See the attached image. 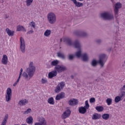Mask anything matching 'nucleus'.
I'll return each mask as SVG.
<instances>
[{
  "label": "nucleus",
  "mask_w": 125,
  "mask_h": 125,
  "mask_svg": "<svg viewBox=\"0 0 125 125\" xmlns=\"http://www.w3.org/2000/svg\"><path fill=\"white\" fill-rule=\"evenodd\" d=\"M61 42H66L69 45H73L75 48H77L78 51L75 53V56L77 58H80L82 57V59L83 61H87L88 60V55L87 54L84 53L82 55V46L81 45V43L78 40L75 41L74 43L72 42L71 39L67 38H62L61 39Z\"/></svg>",
  "instance_id": "f257e3e1"
},
{
  "label": "nucleus",
  "mask_w": 125,
  "mask_h": 125,
  "mask_svg": "<svg viewBox=\"0 0 125 125\" xmlns=\"http://www.w3.org/2000/svg\"><path fill=\"white\" fill-rule=\"evenodd\" d=\"M35 71L36 67L34 66V62H30L29 64V67L26 69V72H23L21 75L25 80H29L34 76Z\"/></svg>",
  "instance_id": "f03ea898"
},
{
  "label": "nucleus",
  "mask_w": 125,
  "mask_h": 125,
  "mask_svg": "<svg viewBox=\"0 0 125 125\" xmlns=\"http://www.w3.org/2000/svg\"><path fill=\"white\" fill-rule=\"evenodd\" d=\"M107 56L104 54H101L99 56V60L96 61V60H94L92 61L91 65L93 66H96L97 63L100 64L101 67H103L106 62L107 61Z\"/></svg>",
  "instance_id": "7ed1b4c3"
},
{
  "label": "nucleus",
  "mask_w": 125,
  "mask_h": 125,
  "mask_svg": "<svg viewBox=\"0 0 125 125\" xmlns=\"http://www.w3.org/2000/svg\"><path fill=\"white\" fill-rule=\"evenodd\" d=\"M47 19L49 24H55L56 23V15L54 12H49L47 15Z\"/></svg>",
  "instance_id": "20e7f679"
},
{
  "label": "nucleus",
  "mask_w": 125,
  "mask_h": 125,
  "mask_svg": "<svg viewBox=\"0 0 125 125\" xmlns=\"http://www.w3.org/2000/svg\"><path fill=\"white\" fill-rule=\"evenodd\" d=\"M101 16L102 18H103V19H104L105 20H111L114 19L113 13L111 12H106L103 13L101 14Z\"/></svg>",
  "instance_id": "39448f33"
},
{
  "label": "nucleus",
  "mask_w": 125,
  "mask_h": 125,
  "mask_svg": "<svg viewBox=\"0 0 125 125\" xmlns=\"http://www.w3.org/2000/svg\"><path fill=\"white\" fill-rule=\"evenodd\" d=\"M12 97V90L10 87L7 88L5 93V100L6 102H9L11 100Z\"/></svg>",
  "instance_id": "423d86ee"
},
{
  "label": "nucleus",
  "mask_w": 125,
  "mask_h": 125,
  "mask_svg": "<svg viewBox=\"0 0 125 125\" xmlns=\"http://www.w3.org/2000/svg\"><path fill=\"white\" fill-rule=\"evenodd\" d=\"M64 86H65V83L63 82H61L55 88V92L56 93H59L64 88Z\"/></svg>",
  "instance_id": "0eeeda50"
},
{
  "label": "nucleus",
  "mask_w": 125,
  "mask_h": 125,
  "mask_svg": "<svg viewBox=\"0 0 125 125\" xmlns=\"http://www.w3.org/2000/svg\"><path fill=\"white\" fill-rule=\"evenodd\" d=\"M20 49L22 53H25L26 49V44H25V40L23 37L20 38Z\"/></svg>",
  "instance_id": "6e6552de"
},
{
  "label": "nucleus",
  "mask_w": 125,
  "mask_h": 125,
  "mask_svg": "<svg viewBox=\"0 0 125 125\" xmlns=\"http://www.w3.org/2000/svg\"><path fill=\"white\" fill-rule=\"evenodd\" d=\"M34 125H47V122L43 117H40L38 119V122H36Z\"/></svg>",
  "instance_id": "1a4fd4ad"
},
{
  "label": "nucleus",
  "mask_w": 125,
  "mask_h": 125,
  "mask_svg": "<svg viewBox=\"0 0 125 125\" xmlns=\"http://www.w3.org/2000/svg\"><path fill=\"white\" fill-rule=\"evenodd\" d=\"M55 71H56L57 73H62L66 70V66L64 65H57L54 67Z\"/></svg>",
  "instance_id": "9d476101"
},
{
  "label": "nucleus",
  "mask_w": 125,
  "mask_h": 125,
  "mask_svg": "<svg viewBox=\"0 0 125 125\" xmlns=\"http://www.w3.org/2000/svg\"><path fill=\"white\" fill-rule=\"evenodd\" d=\"M70 115H71V110L67 109L62 114V118L63 119H67V118L70 117Z\"/></svg>",
  "instance_id": "9b49d317"
},
{
  "label": "nucleus",
  "mask_w": 125,
  "mask_h": 125,
  "mask_svg": "<svg viewBox=\"0 0 125 125\" xmlns=\"http://www.w3.org/2000/svg\"><path fill=\"white\" fill-rule=\"evenodd\" d=\"M120 8H122V3L120 2L116 3L114 8V13L115 15H118Z\"/></svg>",
  "instance_id": "f8f14e48"
},
{
  "label": "nucleus",
  "mask_w": 125,
  "mask_h": 125,
  "mask_svg": "<svg viewBox=\"0 0 125 125\" xmlns=\"http://www.w3.org/2000/svg\"><path fill=\"white\" fill-rule=\"evenodd\" d=\"M79 101L76 99H71L68 101V104L70 106H75L78 105Z\"/></svg>",
  "instance_id": "ddd939ff"
},
{
  "label": "nucleus",
  "mask_w": 125,
  "mask_h": 125,
  "mask_svg": "<svg viewBox=\"0 0 125 125\" xmlns=\"http://www.w3.org/2000/svg\"><path fill=\"white\" fill-rule=\"evenodd\" d=\"M56 76H57V71L55 69L54 70L49 72L48 74V78L52 79L53 78L56 77Z\"/></svg>",
  "instance_id": "4468645a"
},
{
  "label": "nucleus",
  "mask_w": 125,
  "mask_h": 125,
  "mask_svg": "<svg viewBox=\"0 0 125 125\" xmlns=\"http://www.w3.org/2000/svg\"><path fill=\"white\" fill-rule=\"evenodd\" d=\"M1 62L3 65H7V63H8V57H7L6 55H3Z\"/></svg>",
  "instance_id": "2eb2a0df"
},
{
  "label": "nucleus",
  "mask_w": 125,
  "mask_h": 125,
  "mask_svg": "<svg viewBox=\"0 0 125 125\" xmlns=\"http://www.w3.org/2000/svg\"><path fill=\"white\" fill-rule=\"evenodd\" d=\"M22 73H23V68L21 69L19 78L18 80L14 83L13 86H16L17 84L19 83V81H20V79H21V76H22Z\"/></svg>",
  "instance_id": "dca6fc26"
},
{
  "label": "nucleus",
  "mask_w": 125,
  "mask_h": 125,
  "mask_svg": "<svg viewBox=\"0 0 125 125\" xmlns=\"http://www.w3.org/2000/svg\"><path fill=\"white\" fill-rule=\"evenodd\" d=\"M29 101L26 99H22L21 100L18 104L20 106H25L26 104H28Z\"/></svg>",
  "instance_id": "f3484780"
},
{
  "label": "nucleus",
  "mask_w": 125,
  "mask_h": 125,
  "mask_svg": "<svg viewBox=\"0 0 125 125\" xmlns=\"http://www.w3.org/2000/svg\"><path fill=\"white\" fill-rule=\"evenodd\" d=\"M5 32L7 33L9 37H12L14 36V33H15L14 31L11 30L9 29V28H6Z\"/></svg>",
  "instance_id": "a211bd4d"
},
{
  "label": "nucleus",
  "mask_w": 125,
  "mask_h": 125,
  "mask_svg": "<svg viewBox=\"0 0 125 125\" xmlns=\"http://www.w3.org/2000/svg\"><path fill=\"white\" fill-rule=\"evenodd\" d=\"M65 97V93L61 92L56 96V100H60Z\"/></svg>",
  "instance_id": "6ab92c4d"
},
{
  "label": "nucleus",
  "mask_w": 125,
  "mask_h": 125,
  "mask_svg": "<svg viewBox=\"0 0 125 125\" xmlns=\"http://www.w3.org/2000/svg\"><path fill=\"white\" fill-rule=\"evenodd\" d=\"M100 118H101V114L97 113H94L92 116L93 120H99Z\"/></svg>",
  "instance_id": "aec40b11"
},
{
  "label": "nucleus",
  "mask_w": 125,
  "mask_h": 125,
  "mask_svg": "<svg viewBox=\"0 0 125 125\" xmlns=\"http://www.w3.org/2000/svg\"><path fill=\"white\" fill-rule=\"evenodd\" d=\"M71 1H72L74 4H75L77 7H82V6H83V3L78 2L77 0H71Z\"/></svg>",
  "instance_id": "412c9836"
},
{
  "label": "nucleus",
  "mask_w": 125,
  "mask_h": 125,
  "mask_svg": "<svg viewBox=\"0 0 125 125\" xmlns=\"http://www.w3.org/2000/svg\"><path fill=\"white\" fill-rule=\"evenodd\" d=\"M87 109L84 106H81L79 108V112L80 114H85Z\"/></svg>",
  "instance_id": "4be33fe9"
},
{
  "label": "nucleus",
  "mask_w": 125,
  "mask_h": 125,
  "mask_svg": "<svg viewBox=\"0 0 125 125\" xmlns=\"http://www.w3.org/2000/svg\"><path fill=\"white\" fill-rule=\"evenodd\" d=\"M50 35H51V30L50 29H47L44 32V36L46 38L50 37Z\"/></svg>",
  "instance_id": "5701e85b"
},
{
  "label": "nucleus",
  "mask_w": 125,
  "mask_h": 125,
  "mask_svg": "<svg viewBox=\"0 0 125 125\" xmlns=\"http://www.w3.org/2000/svg\"><path fill=\"white\" fill-rule=\"evenodd\" d=\"M17 31H18L19 32H20V31H22V32H26L27 30H26V29H25L23 26L18 25L17 27Z\"/></svg>",
  "instance_id": "b1692460"
},
{
  "label": "nucleus",
  "mask_w": 125,
  "mask_h": 125,
  "mask_svg": "<svg viewBox=\"0 0 125 125\" xmlns=\"http://www.w3.org/2000/svg\"><path fill=\"white\" fill-rule=\"evenodd\" d=\"M33 117L32 116H30L26 119V123L28 124V125H33Z\"/></svg>",
  "instance_id": "393cba45"
},
{
  "label": "nucleus",
  "mask_w": 125,
  "mask_h": 125,
  "mask_svg": "<svg viewBox=\"0 0 125 125\" xmlns=\"http://www.w3.org/2000/svg\"><path fill=\"white\" fill-rule=\"evenodd\" d=\"M47 102L51 105H54V103H55L54 102V99L52 97L49 98L47 100Z\"/></svg>",
  "instance_id": "a878e982"
},
{
  "label": "nucleus",
  "mask_w": 125,
  "mask_h": 125,
  "mask_svg": "<svg viewBox=\"0 0 125 125\" xmlns=\"http://www.w3.org/2000/svg\"><path fill=\"white\" fill-rule=\"evenodd\" d=\"M95 109L98 112H103L104 110V107L102 106H97L95 107Z\"/></svg>",
  "instance_id": "bb28decb"
},
{
  "label": "nucleus",
  "mask_w": 125,
  "mask_h": 125,
  "mask_svg": "<svg viewBox=\"0 0 125 125\" xmlns=\"http://www.w3.org/2000/svg\"><path fill=\"white\" fill-rule=\"evenodd\" d=\"M78 36H79V37H86L87 36V33H86V32H78Z\"/></svg>",
  "instance_id": "cd10ccee"
},
{
  "label": "nucleus",
  "mask_w": 125,
  "mask_h": 125,
  "mask_svg": "<svg viewBox=\"0 0 125 125\" xmlns=\"http://www.w3.org/2000/svg\"><path fill=\"white\" fill-rule=\"evenodd\" d=\"M59 63V61L58 60H54L51 62V66H57Z\"/></svg>",
  "instance_id": "c85d7f7f"
},
{
  "label": "nucleus",
  "mask_w": 125,
  "mask_h": 125,
  "mask_svg": "<svg viewBox=\"0 0 125 125\" xmlns=\"http://www.w3.org/2000/svg\"><path fill=\"white\" fill-rule=\"evenodd\" d=\"M33 1H34V0H26V6L27 7L31 6V5H32V3H33Z\"/></svg>",
  "instance_id": "c756f323"
},
{
  "label": "nucleus",
  "mask_w": 125,
  "mask_h": 125,
  "mask_svg": "<svg viewBox=\"0 0 125 125\" xmlns=\"http://www.w3.org/2000/svg\"><path fill=\"white\" fill-rule=\"evenodd\" d=\"M119 96L121 98V99H123L125 97V91H122L120 92V93L119 94Z\"/></svg>",
  "instance_id": "7c9ffc66"
},
{
  "label": "nucleus",
  "mask_w": 125,
  "mask_h": 125,
  "mask_svg": "<svg viewBox=\"0 0 125 125\" xmlns=\"http://www.w3.org/2000/svg\"><path fill=\"white\" fill-rule=\"evenodd\" d=\"M102 118L103 119H104V120L107 121V120H108L109 118H110V115L108 114L105 113L102 115Z\"/></svg>",
  "instance_id": "2f4dec72"
},
{
  "label": "nucleus",
  "mask_w": 125,
  "mask_h": 125,
  "mask_svg": "<svg viewBox=\"0 0 125 125\" xmlns=\"http://www.w3.org/2000/svg\"><path fill=\"white\" fill-rule=\"evenodd\" d=\"M121 100H123L122 99H121V98L119 96H116L114 99L115 103H119V102H120V101Z\"/></svg>",
  "instance_id": "473e14b6"
},
{
  "label": "nucleus",
  "mask_w": 125,
  "mask_h": 125,
  "mask_svg": "<svg viewBox=\"0 0 125 125\" xmlns=\"http://www.w3.org/2000/svg\"><path fill=\"white\" fill-rule=\"evenodd\" d=\"M106 102L108 105V106H110L111 104H112V102H113V99L111 98H107L106 100Z\"/></svg>",
  "instance_id": "72a5a7b5"
},
{
  "label": "nucleus",
  "mask_w": 125,
  "mask_h": 125,
  "mask_svg": "<svg viewBox=\"0 0 125 125\" xmlns=\"http://www.w3.org/2000/svg\"><path fill=\"white\" fill-rule=\"evenodd\" d=\"M57 55L58 57H60V58L62 59H65V55H64V54L59 52L57 53Z\"/></svg>",
  "instance_id": "f704fd0d"
},
{
  "label": "nucleus",
  "mask_w": 125,
  "mask_h": 125,
  "mask_svg": "<svg viewBox=\"0 0 125 125\" xmlns=\"http://www.w3.org/2000/svg\"><path fill=\"white\" fill-rule=\"evenodd\" d=\"M41 83L42 84H45V83H48V81L47 80V79L44 78L42 79Z\"/></svg>",
  "instance_id": "c9c22d12"
},
{
  "label": "nucleus",
  "mask_w": 125,
  "mask_h": 125,
  "mask_svg": "<svg viewBox=\"0 0 125 125\" xmlns=\"http://www.w3.org/2000/svg\"><path fill=\"white\" fill-rule=\"evenodd\" d=\"M29 27H30V28H33V29H35V28H36V23H35V22L34 21H31L30 22V23H29Z\"/></svg>",
  "instance_id": "e433bc0d"
},
{
  "label": "nucleus",
  "mask_w": 125,
  "mask_h": 125,
  "mask_svg": "<svg viewBox=\"0 0 125 125\" xmlns=\"http://www.w3.org/2000/svg\"><path fill=\"white\" fill-rule=\"evenodd\" d=\"M87 110V109H89V104H88V101H85V106H83Z\"/></svg>",
  "instance_id": "4c0bfd02"
},
{
  "label": "nucleus",
  "mask_w": 125,
  "mask_h": 125,
  "mask_svg": "<svg viewBox=\"0 0 125 125\" xmlns=\"http://www.w3.org/2000/svg\"><path fill=\"white\" fill-rule=\"evenodd\" d=\"M96 81L97 82V83H103L104 79H102L101 77H99L96 80Z\"/></svg>",
  "instance_id": "58836bf2"
},
{
  "label": "nucleus",
  "mask_w": 125,
  "mask_h": 125,
  "mask_svg": "<svg viewBox=\"0 0 125 125\" xmlns=\"http://www.w3.org/2000/svg\"><path fill=\"white\" fill-rule=\"evenodd\" d=\"M32 112V109L31 108H28L26 111L24 112V115H27V114H30Z\"/></svg>",
  "instance_id": "ea45409f"
},
{
  "label": "nucleus",
  "mask_w": 125,
  "mask_h": 125,
  "mask_svg": "<svg viewBox=\"0 0 125 125\" xmlns=\"http://www.w3.org/2000/svg\"><path fill=\"white\" fill-rule=\"evenodd\" d=\"M90 103H94V102H95V98H91L89 100Z\"/></svg>",
  "instance_id": "a19ab883"
},
{
  "label": "nucleus",
  "mask_w": 125,
  "mask_h": 125,
  "mask_svg": "<svg viewBox=\"0 0 125 125\" xmlns=\"http://www.w3.org/2000/svg\"><path fill=\"white\" fill-rule=\"evenodd\" d=\"M68 58L70 60H73V59H74V55H69Z\"/></svg>",
  "instance_id": "79ce46f5"
},
{
  "label": "nucleus",
  "mask_w": 125,
  "mask_h": 125,
  "mask_svg": "<svg viewBox=\"0 0 125 125\" xmlns=\"http://www.w3.org/2000/svg\"><path fill=\"white\" fill-rule=\"evenodd\" d=\"M96 42H97L98 43H100L102 42V41L101 40H100V39H99V40H97L96 41Z\"/></svg>",
  "instance_id": "37998d69"
},
{
  "label": "nucleus",
  "mask_w": 125,
  "mask_h": 125,
  "mask_svg": "<svg viewBox=\"0 0 125 125\" xmlns=\"http://www.w3.org/2000/svg\"><path fill=\"white\" fill-rule=\"evenodd\" d=\"M28 34H33L34 33V31L33 30H31L30 31H28Z\"/></svg>",
  "instance_id": "c03bdc74"
},
{
  "label": "nucleus",
  "mask_w": 125,
  "mask_h": 125,
  "mask_svg": "<svg viewBox=\"0 0 125 125\" xmlns=\"http://www.w3.org/2000/svg\"><path fill=\"white\" fill-rule=\"evenodd\" d=\"M121 90H125V84L123 86L121 87Z\"/></svg>",
  "instance_id": "a18cd8bd"
},
{
  "label": "nucleus",
  "mask_w": 125,
  "mask_h": 125,
  "mask_svg": "<svg viewBox=\"0 0 125 125\" xmlns=\"http://www.w3.org/2000/svg\"><path fill=\"white\" fill-rule=\"evenodd\" d=\"M5 18H8V16L7 15H6Z\"/></svg>",
  "instance_id": "49530a36"
},
{
  "label": "nucleus",
  "mask_w": 125,
  "mask_h": 125,
  "mask_svg": "<svg viewBox=\"0 0 125 125\" xmlns=\"http://www.w3.org/2000/svg\"><path fill=\"white\" fill-rule=\"evenodd\" d=\"M79 1H83V0H78Z\"/></svg>",
  "instance_id": "de8ad7c7"
},
{
  "label": "nucleus",
  "mask_w": 125,
  "mask_h": 125,
  "mask_svg": "<svg viewBox=\"0 0 125 125\" xmlns=\"http://www.w3.org/2000/svg\"><path fill=\"white\" fill-rule=\"evenodd\" d=\"M102 76H104V74H102Z\"/></svg>",
  "instance_id": "09e8293b"
}]
</instances>
